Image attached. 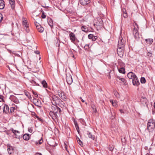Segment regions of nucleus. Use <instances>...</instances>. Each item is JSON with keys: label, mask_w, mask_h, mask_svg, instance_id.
Listing matches in <instances>:
<instances>
[{"label": "nucleus", "mask_w": 155, "mask_h": 155, "mask_svg": "<svg viewBox=\"0 0 155 155\" xmlns=\"http://www.w3.org/2000/svg\"><path fill=\"white\" fill-rule=\"evenodd\" d=\"M125 42V40L122 37H120L117 47V53L121 58L124 55Z\"/></svg>", "instance_id": "obj_1"}, {"label": "nucleus", "mask_w": 155, "mask_h": 155, "mask_svg": "<svg viewBox=\"0 0 155 155\" xmlns=\"http://www.w3.org/2000/svg\"><path fill=\"white\" fill-rule=\"evenodd\" d=\"M127 77L130 79H132V83L134 85L137 86L140 83L134 73L132 72H129L127 74Z\"/></svg>", "instance_id": "obj_2"}, {"label": "nucleus", "mask_w": 155, "mask_h": 155, "mask_svg": "<svg viewBox=\"0 0 155 155\" xmlns=\"http://www.w3.org/2000/svg\"><path fill=\"white\" fill-rule=\"evenodd\" d=\"M51 100L52 104L54 106L57 104H59L61 100L59 97L55 95H53L51 97Z\"/></svg>", "instance_id": "obj_3"}, {"label": "nucleus", "mask_w": 155, "mask_h": 155, "mask_svg": "<svg viewBox=\"0 0 155 155\" xmlns=\"http://www.w3.org/2000/svg\"><path fill=\"white\" fill-rule=\"evenodd\" d=\"M51 110L52 112L56 115H58L57 114L59 115L61 111V109L56 105L52 106L51 107Z\"/></svg>", "instance_id": "obj_4"}, {"label": "nucleus", "mask_w": 155, "mask_h": 155, "mask_svg": "<svg viewBox=\"0 0 155 155\" xmlns=\"http://www.w3.org/2000/svg\"><path fill=\"white\" fill-rule=\"evenodd\" d=\"M10 130L12 131V133H14V135L15 136V138L17 139H20L22 137L21 135H20L19 134L20 133V132L18 130H14L13 128H11Z\"/></svg>", "instance_id": "obj_5"}, {"label": "nucleus", "mask_w": 155, "mask_h": 155, "mask_svg": "<svg viewBox=\"0 0 155 155\" xmlns=\"http://www.w3.org/2000/svg\"><path fill=\"white\" fill-rule=\"evenodd\" d=\"M133 35L135 38L137 40H138L139 38V36L138 29L134 28L133 30Z\"/></svg>", "instance_id": "obj_6"}, {"label": "nucleus", "mask_w": 155, "mask_h": 155, "mask_svg": "<svg viewBox=\"0 0 155 155\" xmlns=\"http://www.w3.org/2000/svg\"><path fill=\"white\" fill-rule=\"evenodd\" d=\"M59 96L63 100L65 101L66 99V96L65 93L63 91H58V92Z\"/></svg>", "instance_id": "obj_7"}, {"label": "nucleus", "mask_w": 155, "mask_h": 155, "mask_svg": "<svg viewBox=\"0 0 155 155\" xmlns=\"http://www.w3.org/2000/svg\"><path fill=\"white\" fill-rule=\"evenodd\" d=\"M140 102L142 105L147 107V100L146 97H142L140 99Z\"/></svg>", "instance_id": "obj_8"}, {"label": "nucleus", "mask_w": 155, "mask_h": 155, "mask_svg": "<svg viewBox=\"0 0 155 155\" xmlns=\"http://www.w3.org/2000/svg\"><path fill=\"white\" fill-rule=\"evenodd\" d=\"M66 80L67 83L69 84H71L73 80L71 75L69 74H66Z\"/></svg>", "instance_id": "obj_9"}, {"label": "nucleus", "mask_w": 155, "mask_h": 155, "mask_svg": "<svg viewBox=\"0 0 155 155\" xmlns=\"http://www.w3.org/2000/svg\"><path fill=\"white\" fill-rule=\"evenodd\" d=\"M9 99L16 104H18L19 103L18 99L15 96L13 95H10Z\"/></svg>", "instance_id": "obj_10"}, {"label": "nucleus", "mask_w": 155, "mask_h": 155, "mask_svg": "<svg viewBox=\"0 0 155 155\" xmlns=\"http://www.w3.org/2000/svg\"><path fill=\"white\" fill-rule=\"evenodd\" d=\"M49 114L53 120H55L57 119V118L58 117V115L55 114L53 112H52V110L49 112Z\"/></svg>", "instance_id": "obj_11"}, {"label": "nucleus", "mask_w": 155, "mask_h": 155, "mask_svg": "<svg viewBox=\"0 0 155 155\" xmlns=\"http://www.w3.org/2000/svg\"><path fill=\"white\" fill-rule=\"evenodd\" d=\"M69 37L70 40L72 42H74L75 40L76 37L74 34L72 32H71L69 34Z\"/></svg>", "instance_id": "obj_12"}, {"label": "nucleus", "mask_w": 155, "mask_h": 155, "mask_svg": "<svg viewBox=\"0 0 155 155\" xmlns=\"http://www.w3.org/2000/svg\"><path fill=\"white\" fill-rule=\"evenodd\" d=\"M80 3L82 5H85L90 2V0H79Z\"/></svg>", "instance_id": "obj_13"}, {"label": "nucleus", "mask_w": 155, "mask_h": 155, "mask_svg": "<svg viewBox=\"0 0 155 155\" xmlns=\"http://www.w3.org/2000/svg\"><path fill=\"white\" fill-rule=\"evenodd\" d=\"M110 112L111 114V116L110 117V119H113L114 118L115 116V110L113 109H111Z\"/></svg>", "instance_id": "obj_14"}, {"label": "nucleus", "mask_w": 155, "mask_h": 155, "mask_svg": "<svg viewBox=\"0 0 155 155\" xmlns=\"http://www.w3.org/2000/svg\"><path fill=\"white\" fill-rule=\"evenodd\" d=\"M7 147L8 153L10 154H12L13 152V147L9 144H8Z\"/></svg>", "instance_id": "obj_15"}, {"label": "nucleus", "mask_w": 155, "mask_h": 155, "mask_svg": "<svg viewBox=\"0 0 155 155\" xmlns=\"http://www.w3.org/2000/svg\"><path fill=\"white\" fill-rule=\"evenodd\" d=\"M155 124H147V129L149 131H150L151 130L153 129V127H155Z\"/></svg>", "instance_id": "obj_16"}, {"label": "nucleus", "mask_w": 155, "mask_h": 155, "mask_svg": "<svg viewBox=\"0 0 155 155\" xmlns=\"http://www.w3.org/2000/svg\"><path fill=\"white\" fill-rule=\"evenodd\" d=\"M9 2L12 9H14L15 8L14 0H9Z\"/></svg>", "instance_id": "obj_17"}, {"label": "nucleus", "mask_w": 155, "mask_h": 155, "mask_svg": "<svg viewBox=\"0 0 155 155\" xmlns=\"http://www.w3.org/2000/svg\"><path fill=\"white\" fill-rule=\"evenodd\" d=\"M5 4V2L3 0H0V9H2L4 8Z\"/></svg>", "instance_id": "obj_18"}, {"label": "nucleus", "mask_w": 155, "mask_h": 155, "mask_svg": "<svg viewBox=\"0 0 155 155\" xmlns=\"http://www.w3.org/2000/svg\"><path fill=\"white\" fill-rule=\"evenodd\" d=\"M3 111L5 113L7 114L9 111V108L8 105L5 104L3 107Z\"/></svg>", "instance_id": "obj_19"}, {"label": "nucleus", "mask_w": 155, "mask_h": 155, "mask_svg": "<svg viewBox=\"0 0 155 155\" xmlns=\"http://www.w3.org/2000/svg\"><path fill=\"white\" fill-rule=\"evenodd\" d=\"M117 79H118L119 80H120L123 83V85H126V80L124 78H121L120 77L117 76Z\"/></svg>", "instance_id": "obj_20"}, {"label": "nucleus", "mask_w": 155, "mask_h": 155, "mask_svg": "<svg viewBox=\"0 0 155 155\" xmlns=\"http://www.w3.org/2000/svg\"><path fill=\"white\" fill-rule=\"evenodd\" d=\"M87 134L88 136V137L89 138H91L93 140H94V136L92 135L90 132L87 131Z\"/></svg>", "instance_id": "obj_21"}, {"label": "nucleus", "mask_w": 155, "mask_h": 155, "mask_svg": "<svg viewBox=\"0 0 155 155\" xmlns=\"http://www.w3.org/2000/svg\"><path fill=\"white\" fill-rule=\"evenodd\" d=\"M23 139L25 140H28L29 139V135L28 134H25L22 136Z\"/></svg>", "instance_id": "obj_22"}, {"label": "nucleus", "mask_w": 155, "mask_h": 155, "mask_svg": "<svg viewBox=\"0 0 155 155\" xmlns=\"http://www.w3.org/2000/svg\"><path fill=\"white\" fill-rule=\"evenodd\" d=\"M81 30L84 31L86 32L88 30L87 27L85 25H81Z\"/></svg>", "instance_id": "obj_23"}, {"label": "nucleus", "mask_w": 155, "mask_h": 155, "mask_svg": "<svg viewBox=\"0 0 155 155\" xmlns=\"http://www.w3.org/2000/svg\"><path fill=\"white\" fill-rule=\"evenodd\" d=\"M22 25L25 27L28 26V25L27 24V20L26 18H22Z\"/></svg>", "instance_id": "obj_24"}, {"label": "nucleus", "mask_w": 155, "mask_h": 155, "mask_svg": "<svg viewBox=\"0 0 155 155\" xmlns=\"http://www.w3.org/2000/svg\"><path fill=\"white\" fill-rule=\"evenodd\" d=\"M145 41L148 44H151L153 41V40L151 38L146 39Z\"/></svg>", "instance_id": "obj_25"}, {"label": "nucleus", "mask_w": 155, "mask_h": 155, "mask_svg": "<svg viewBox=\"0 0 155 155\" xmlns=\"http://www.w3.org/2000/svg\"><path fill=\"white\" fill-rule=\"evenodd\" d=\"M48 23L49 26L51 27V28H52L53 26V23L52 20L51 19H50L49 21H48Z\"/></svg>", "instance_id": "obj_26"}, {"label": "nucleus", "mask_w": 155, "mask_h": 155, "mask_svg": "<svg viewBox=\"0 0 155 155\" xmlns=\"http://www.w3.org/2000/svg\"><path fill=\"white\" fill-rule=\"evenodd\" d=\"M118 71L120 73H122L123 74H124L125 73V69L123 67H122L120 69H118Z\"/></svg>", "instance_id": "obj_27"}, {"label": "nucleus", "mask_w": 155, "mask_h": 155, "mask_svg": "<svg viewBox=\"0 0 155 155\" xmlns=\"http://www.w3.org/2000/svg\"><path fill=\"white\" fill-rule=\"evenodd\" d=\"M41 84L42 85L43 87L46 88L47 87V84L45 80H43L41 82Z\"/></svg>", "instance_id": "obj_28"}, {"label": "nucleus", "mask_w": 155, "mask_h": 155, "mask_svg": "<svg viewBox=\"0 0 155 155\" xmlns=\"http://www.w3.org/2000/svg\"><path fill=\"white\" fill-rule=\"evenodd\" d=\"M110 102L112 104L113 106H117V104L115 101L111 100H110Z\"/></svg>", "instance_id": "obj_29"}, {"label": "nucleus", "mask_w": 155, "mask_h": 155, "mask_svg": "<svg viewBox=\"0 0 155 155\" xmlns=\"http://www.w3.org/2000/svg\"><path fill=\"white\" fill-rule=\"evenodd\" d=\"M34 100L37 101V102L36 103H34V104L38 107H40V106L38 104V103L39 102H40V100H38L36 98H34Z\"/></svg>", "instance_id": "obj_30"}, {"label": "nucleus", "mask_w": 155, "mask_h": 155, "mask_svg": "<svg viewBox=\"0 0 155 155\" xmlns=\"http://www.w3.org/2000/svg\"><path fill=\"white\" fill-rule=\"evenodd\" d=\"M35 23L37 29L38 30L41 27L40 25L36 21L35 22Z\"/></svg>", "instance_id": "obj_31"}, {"label": "nucleus", "mask_w": 155, "mask_h": 155, "mask_svg": "<svg viewBox=\"0 0 155 155\" xmlns=\"http://www.w3.org/2000/svg\"><path fill=\"white\" fill-rule=\"evenodd\" d=\"M146 79L144 77H141L140 79V82L141 83L144 84L146 83Z\"/></svg>", "instance_id": "obj_32"}, {"label": "nucleus", "mask_w": 155, "mask_h": 155, "mask_svg": "<svg viewBox=\"0 0 155 155\" xmlns=\"http://www.w3.org/2000/svg\"><path fill=\"white\" fill-rule=\"evenodd\" d=\"M148 124H155V121L153 119H150L149 120Z\"/></svg>", "instance_id": "obj_33"}, {"label": "nucleus", "mask_w": 155, "mask_h": 155, "mask_svg": "<svg viewBox=\"0 0 155 155\" xmlns=\"http://www.w3.org/2000/svg\"><path fill=\"white\" fill-rule=\"evenodd\" d=\"M77 141L78 143L81 146H82L83 145V144L81 140L79 139V138L77 139Z\"/></svg>", "instance_id": "obj_34"}, {"label": "nucleus", "mask_w": 155, "mask_h": 155, "mask_svg": "<svg viewBox=\"0 0 155 155\" xmlns=\"http://www.w3.org/2000/svg\"><path fill=\"white\" fill-rule=\"evenodd\" d=\"M44 30V28L43 27H41L39 28V29L38 30V32H42Z\"/></svg>", "instance_id": "obj_35"}, {"label": "nucleus", "mask_w": 155, "mask_h": 155, "mask_svg": "<svg viewBox=\"0 0 155 155\" xmlns=\"http://www.w3.org/2000/svg\"><path fill=\"white\" fill-rule=\"evenodd\" d=\"M97 36H93L92 40L93 41H95L97 39Z\"/></svg>", "instance_id": "obj_36"}, {"label": "nucleus", "mask_w": 155, "mask_h": 155, "mask_svg": "<svg viewBox=\"0 0 155 155\" xmlns=\"http://www.w3.org/2000/svg\"><path fill=\"white\" fill-rule=\"evenodd\" d=\"M93 36H94L92 34H90L89 35H88V38L89 39H92Z\"/></svg>", "instance_id": "obj_37"}, {"label": "nucleus", "mask_w": 155, "mask_h": 155, "mask_svg": "<svg viewBox=\"0 0 155 155\" xmlns=\"http://www.w3.org/2000/svg\"><path fill=\"white\" fill-rule=\"evenodd\" d=\"M32 116H33L35 118H36L38 116L37 115L35 112H33L32 114Z\"/></svg>", "instance_id": "obj_38"}, {"label": "nucleus", "mask_w": 155, "mask_h": 155, "mask_svg": "<svg viewBox=\"0 0 155 155\" xmlns=\"http://www.w3.org/2000/svg\"><path fill=\"white\" fill-rule=\"evenodd\" d=\"M25 27L26 28L25 30L28 33V32L29 31L28 25V26Z\"/></svg>", "instance_id": "obj_39"}, {"label": "nucleus", "mask_w": 155, "mask_h": 155, "mask_svg": "<svg viewBox=\"0 0 155 155\" xmlns=\"http://www.w3.org/2000/svg\"><path fill=\"white\" fill-rule=\"evenodd\" d=\"M3 18L2 15L0 13V23L2 21Z\"/></svg>", "instance_id": "obj_40"}, {"label": "nucleus", "mask_w": 155, "mask_h": 155, "mask_svg": "<svg viewBox=\"0 0 155 155\" xmlns=\"http://www.w3.org/2000/svg\"><path fill=\"white\" fill-rule=\"evenodd\" d=\"M3 96L2 95L0 96V102H1L2 101H3L4 100L3 99Z\"/></svg>", "instance_id": "obj_41"}, {"label": "nucleus", "mask_w": 155, "mask_h": 155, "mask_svg": "<svg viewBox=\"0 0 155 155\" xmlns=\"http://www.w3.org/2000/svg\"><path fill=\"white\" fill-rule=\"evenodd\" d=\"M46 17V16L45 15L44 12H43L41 15V17L42 18H45Z\"/></svg>", "instance_id": "obj_42"}, {"label": "nucleus", "mask_w": 155, "mask_h": 155, "mask_svg": "<svg viewBox=\"0 0 155 155\" xmlns=\"http://www.w3.org/2000/svg\"><path fill=\"white\" fill-rule=\"evenodd\" d=\"M75 127H76V130H77V131L78 132V133H79V127L78 126V125H76V126Z\"/></svg>", "instance_id": "obj_43"}, {"label": "nucleus", "mask_w": 155, "mask_h": 155, "mask_svg": "<svg viewBox=\"0 0 155 155\" xmlns=\"http://www.w3.org/2000/svg\"><path fill=\"white\" fill-rule=\"evenodd\" d=\"M28 131L30 133H31L33 131V130L31 128H28Z\"/></svg>", "instance_id": "obj_44"}, {"label": "nucleus", "mask_w": 155, "mask_h": 155, "mask_svg": "<svg viewBox=\"0 0 155 155\" xmlns=\"http://www.w3.org/2000/svg\"><path fill=\"white\" fill-rule=\"evenodd\" d=\"M42 138H41V139L39 140V144H41L43 142V140H42Z\"/></svg>", "instance_id": "obj_45"}, {"label": "nucleus", "mask_w": 155, "mask_h": 155, "mask_svg": "<svg viewBox=\"0 0 155 155\" xmlns=\"http://www.w3.org/2000/svg\"><path fill=\"white\" fill-rule=\"evenodd\" d=\"M123 15L124 18H126L127 17V13H125V14H123Z\"/></svg>", "instance_id": "obj_46"}, {"label": "nucleus", "mask_w": 155, "mask_h": 155, "mask_svg": "<svg viewBox=\"0 0 155 155\" xmlns=\"http://www.w3.org/2000/svg\"><path fill=\"white\" fill-rule=\"evenodd\" d=\"M33 94H34L35 96L36 97H38V94L36 93L35 92H33Z\"/></svg>", "instance_id": "obj_47"}, {"label": "nucleus", "mask_w": 155, "mask_h": 155, "mask_svg": "<svg viewBox=\"0 0 155 155\" xmlns=\"http://www.w3.org/2000/svg\"><path fill=\"white\" fill-rule=\"evenodd\" d=\"M114 148L112 147H109V149L110 151H112L113 150Z\"/></svg>", "instance_id": "obj_48"}, {"label": "nucleus", "mask_w": 155, "mask_h": 155, "mask_svg": "<svg viewBox=\"0 0 155 155\" xmlns=\"http://www.w3.org/2000/svg\"><path fill=\"white\" fill-rule=\"evenodd\" d=\"M60 103L62 105H63V106H64V103L61 100V102H60Z\"/></svg>", "instance_id": "obj_49"}, {"label": "nucleus", "mask_w": 155, "mask_h": 155, "mask_svg": "<svg viewBox=\"0 0 155 155\" xmlns=\"http://www.w3.org/2000/svg\"><path fill=\"white\" fill-rule=\"evenodd\" d=\"M36 118H37L38 119V120L40 121H42V119L40 118L38 116Z\"/></svg>", "instance_id": "obj_50"}, {"label": "nucleus", "mask_w": 155, "mask_h": 155, "mask_svg": "<svg viewBox=\"0 0 155 155\" xmlns=\"http://www.w3.org/2000/svg\"><path fill=\"white\" fill-rule=\"evenodd\" d=\"M35 52L36 54H39L40 53L39 51H35Z\"/></svg>", "instance_id": "obj_51"}, {"label": "nucleus", "mask_w": 155, "mask_h": 155, "mask_svg": "<svg viewBox=\"0 0 155 155\" xmlns=\"http://www.w3.org/2000/svg\"><path fill=\"white\" fill-rule=\"evenodd\" d=\"M93 110L94 113H96L97 112V110H96V108H95V109L94 110Z\"/></svg>", "instance_id": "obj_52"}, {"label": "nucleus", "mask_w": 155, "mask_h": 155, "mask_svg": "<svg viewBox=\"0 0 155 155\" xmlns=\"http://www.w3.org/2000/svg\"><path fill=\"white\" fill-rule=\"evenodd\" d=\"M80 99H81V101H82L83 102H84V101L82 98L81 97H80Z\"/></svg>", "instance_id": "obj_53"}, {"label": "nucleus", "mask_w": 155, "mask_h": 155, "mask_svg": "<svg viewBox=\"0 0 155 155\" xmlns=\"http://www.w3.org/2000/svg\"><path fill=\"white\" fill-rule=\"evenodd\" d=\"M91 107L92 108L93 110H94L95 108V106H94V105L91 106Z\"/></svg>", "instance_id": "obj_54"}, {"label": "nucleus", "mask_w": 155, "mask_h": 155, "mask_svg": "<svg viewBox=\"0 0 155 155\" xmlns=\"http://www.w3.org/2000/svg\"><path fill=\"white\" fill-rule=\"evenodd\" d=\"M121 140H122V142H125V141H126V140H125V138H124V139H121Z\"/></svg>", "instance_id": "obj_55"}, {"label": "nucleus", "mask_w": 155, "mask_h": 155, "mask_svg": "<svg viewBox=\"0 0 155 155\" xmlns=\"http://www.w3.org/2000/svg\"><path fill=\"white\" fill-rule=\"evenodd\" d=\"M123 14H125V13H127L126 12V10L125 9L123 10Z\"/></svg>", "instance_id": "obj_56"}, {"label": "nucleus", "mask_w": 155, "mask_h": 155, "mask_svg": "<svg viewBox=\"0 0 155 155\" xmlns=\"http://www.w3.org/2000/svg\"><path fill=\"white\" fill-rule=\"evenodd\" d=\"M119 110H120V112L121 113H124V112L122 110L120 109Z\"/></svg>", "instance_id": "obj_57"}, {"label": "nucleus", "mask_w": 155, "mask_h": 155, "mask_svg": "<svg viewBox=\"0 0 155 155\" xmlns=\"http://www.w3.org/2000/svg\"><path fill=\"white\" fill-rule=\"evenodd\" d=\"M31 83H32L33 84H35L36 83V82L34 81H33V80H32V81H31Z\"/></svg>", "instance_id": "obj_58"}, {"label": "nucleus", "mask_w": 155, "mask_h": 155, "mask_svg": "<svg viewBox=\"0 0 155 155\" xmlns=\"http://www.w3.org/2000/svg\"><path fill=\"white\" fill-rule=\"evenodd\" d=\"M100 24L101 25H102V20L101 19H100Z\"/></svg>", "instance_id": "obj_59"}, {"label": "nucleus", "mask_w": 155, "mask_h": 155, "mask_svg": "<svg viewBox=\"0 0 155 155\" xmlns=\"http://www.w3.org/2000/svg\"><path fill=\"white\" fill-rule=\"evenodd\" d=\"M35 155H42L40 153H36Z\"/></svg>", "instance_id": "obj_60"}, {"label": "nucleus", "mask_w": 155, "mask_h": 155, "mask_svg": "<svg viewBox=\"0 0 155 155\" xmlns=\"http://www.w3.org/2000/svg\"><path fill=\"white\" fill-rule=\"evenodd\" d=\"M74 124H75V126H76V125H78V124L77 122H74Z\"/></svg>", "instance_id": "obj_61"}, {"label": "nucleus", "mask_w": 155, "mask_h": 155, "mask_svg": "<svg viewBox=\"0 0 155 155\" xmlns=\"http://www.w3.org/2000/svg\"><path fill=\"white\" fill-rule=\"evenodd\" d=\"M33 101H34V103H36L37 102V101L34 100V99H33Z\"/></svg>", "instance_id": "obj_62"}, {"label": "nucleus", "mask_w": 155, "mask_h": 155, "mask_svg": "<svg viewBox=\"0 0 155 155\" xmlns=\"http://www.w3.org/2000/svg\"><path fill=\"white\" fill-rule=\"evenodd\" d=\"M114 94L115 95V94H116L117 93H118L117 92V91H115L114 92Z\"/></svg>", "instance_id": "obj_63"}, {"label": "nucleus", "mask_w": 155, "mask_h": 155, "mask_svg": "<svg viewBox=\"0 0 155 155\" xmlns=\"http://www.w3.org/2000/svg\"><path fill=\"white\" fill-rule=\"evenodd\" d=\"M26 95L28 97H29V95L28 94H26Z\"/></svg>", "instance_id": "obj_64"}]
</instances>
